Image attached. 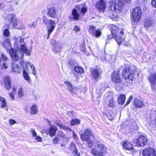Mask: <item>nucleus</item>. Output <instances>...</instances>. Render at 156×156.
Instances as JSON below:
<instances>
[{"label":"nucleus","mask_w":156,"mask_h":156,"mask_svg":"<svg viewBox=\"0 0 156 156\" xmlns=\"http://www.w3.org/2000/svg\"><path fill=\"white\" fill-rule=\"evenodd\" d=\"M2 44L7 51H9L12 60L14 61L23 58L24 53L27 55H30L31 50H29L28 48L26 46L24 39L20 37H18L14 43L15 51L12 48L11 43L8 38L4 39Z\"/></svg>","instance_id":"nucleus-1"},{"label":"nucleus","mask_w":156,"mask_h":156,"mask_svg":"<svg viewBox=\"0 0 156 156\" xmlns=\"http://www.w3.org/2000/svg\"><path fill=\"white\" fill-rule=\"evenodd\" d=\"M122 75L125 80L129 79L133 80V79L138 77L139 73L135 67H131L124 69L122 71Z\"/></svg>","instance_id":"nucleus-2"},{"label":"nucleus","mask_w":156,"mask_h":156,"mask_svg":"<svg viewBox=\"0 0 156 156\" xmlns=\"http://www.w3.org/2000/svg\"><path fill=\"white\" fill-rule=\"evenodd\" d=\"M141 16L142 12L140 8L136 7L133 9L131 17V20L133 23V27H136L137 25V23L140 19Z\"/></svg>","instance_id":"nucleus-3"},{"label":"nucleus","mask_w":156,"mask_h":156,"mask_svg":"<svg viewBox=\"0 0 156 156\" xmlns=\"http://www.w3.org/2000/svg\"><path fill=\"white\" fill-rule=\"evenodd\" d=\"M96 141L97 147L99 151H97L95 148H93L91 151V153L94 156H104V154L106 152V149L104 145L99 141Z\"/></svg>","instance_id":"nucleus-4"},{"label":"nucleus","mask_w":156,"mask_h":156,"mask_svg":"<svg viewBox=\"0 0 156 156\" xmlns=\"http://www.w3.org/2000/svg\"><path fill=\"white\" fill-rule=\"evenodd\" d=\"M130 0H112V2L111 3V8L115 11H122L124 4L123 2H129Z\"/></svg>","instance_id":"nucleus-5"},{"label":"nucleus","mask_w":156,"mask_h":156,"mask_svg":"<svg viewBox=\"0 0 156 156\" xmlns=\"http://www.w3.org/2000/svg\"><path fill=\"white\" fill-rule=\"evenodd\" d=\"M43 23L45 24L46 25L49 24L50 25L47 27L48 36L47 39H48L50 37L51 33L53 31L55 27V21L51 20H49L45 16L43 18Z\"/></svg>","instance_id":"nucleus-6"},{"label":"nucleus","mask_w":156,"mask_h":156,"mask_svg":"<svg viewBox=\"0 0 156 156\" xmlns=\"http://www.w3.org/2000/svg\"><path fill=\"white\" fill-rule=\"evenodd\" d=\"M42 12L50 18H55L58 16L57 10L53 7L44 8Z\"/></svg>","instance_id":"nucleus-7"},{"label":"nucleus","mask_w":156,"mask_h":156,"mask_svg":"<svg viewBox=\"0 0 156 156\" xmlns=\"http://www.w3.org/2000/svg\"><path fill=\"white\" fill-rule=\"evenodd\" d=\"M106 3L104 0H98L95 4V8L99 12H104L106 7Z\"/></svg>","instance_id":"nucleus-8"},{"label":"nucleus","mask_w":156,"mask_h":156,"mask_svg":"<svg viewBox=\"0 0 156 156\" xmlns=\"http://www.w3.org/2000/svg\"><path fill=\"white\" fill-rule=\"evenodd\" d=\"M148 80L151 85L152 90L156 92V72L150 74Z\"/></svg>","instance_id":"nucleus-9"},{"label":"nucleus","mask_w":156,"mask_h":156,"mask_svg":"<svg viewBox=\"0 0 156 156\" xmlns=\"http://www.w3.org/2000/svg\"><path fill=\"white\" fill-rule=\"evenodd\" d=\"M90 136H92L94 139H96L91 130L89 129H87L84 130V133L81 135L80 138L82 140L86 141L90 138Z\"/></svg>","instance_id":"nucleus-10"},{"label":"nucleus","mask_w":156,"mask_h":156,"mask_svg":"<svg viewBox=\"0 0 156 156\" xmlns=\"http://www.w3.org/2000/svg\"><path fill=\"white\" fill-rule=\"evenodd\" d=\"M147 142V138L143 136H140L136 140V144L138 146H143L146 145Z\"/></svg>","instance_id":"nucleus-11"},{"label":"nucleus","mask_w":156,"mask_h":156,"mask_svg":"<svg viewBox=\"0 0 156 156\" xmlns=\"http://www.w3.org/2000/svg\"><path fill=\"white\" fill-rule=\"evenodd\" d=\"M143 156H156V151L152 148H146L143 150Z\"/></svg>","instance_id":"nucleus-12"},{"label":"nucleus","mask_w":156,"mask_h":156,"mask_svg":"<svg viewBox=\"0 0 156 156\" xmlns=\"http://www.w3.org/2000/svg\"><path fill=\"white\" fill-rule=\"evenodd\" d=\"M7 19L8 21L13 27H16L17 25L16 18L15 15L11 13L9 14Z\"/></svg>","instance_id":"nucleus-13"},{"label":"nucleus","mask_w":156,"mask_h":156,"mask_svg":"<svg viewBox=\"0 0 156 156\" xmlns=\"http://www.w3.org/2000/svg\"><path fill=\"white\" fill-rule=\"evenodd\" d=\"M89 31L93 36L98 37H99L101 34V31L99 30H96L95 27L93 25H90L89 27Z\"/></svg>","instance_id":"nucleus-14"},{"label":"nucleus","mask_w":156,"mask_h":156,"mask_svg":"<svg viewBox=\"0 0 156 156\" xmlns=\"http://www.w3.org/2000/svg\"><path fill=\"white\" fill-rule=\"evenodd\" d=\"M64 84L68 87V91L70 92L76 93L77 91V87L73 86L69 81H65L64 82Z\"/></svg>","instance_id":"nucleus-15"},{"label":"nucleus","mask_w":156,"mask_h":156,"mask_svg":"<svg viewBox=\"0 0 156 156\" xmlns=\"http://www.w3.org/2000/svg\"><path fill=\"white\" fill-rule=\"evenodd\" d=\"M123 31H120V35H116V34H115L113 37L114 39L119 44H121L123 41L124 37L123 36Z\"/></svg>","instance_id":"nucleus-16"},{"label":"nucleus","mask_w":156,"mask_h":156,"mask_svg":"<svg viewBox=\"0 0 156 156\" xmlns=\"http://www.w3.org/2000/svg\"><path fill=\"white\" fill-rule=\"evenodd\" d=\"M48 122L49 124L51 125V126L49 128L48 131L47 133V134H49L51 136H54L57 130V127L55 125H52L50 123V122L48 120Z\"/></svg>","instance_id":"nucleus-17"},{"label":"nucleus","mask_w":156,"mask_h":156,"mask_svg":"<svg viewBox=\"0 0 156 156\" xmlns=\"http://www.w3.org/2000/svg\"><path fill=\"white\" fill-rule=\"evenodd\" d=\"M24 64L26 66V69L28 70L29 66H30L32 71V73L34 75H35L36 73V71L35 70L34 66L29 61H26L24 62Z\"/></svg>","instance_id":"nucleus-18"},{"label":"nucleus","mask_w":156,"mask_h":156,"mask_svg":"<svg viewBox=\"0 0 156 156\" xmlns=\"http://www.w3.org/2000/svg\"><path fill=\"white\" fill-rule=\"evenodd\" d=\"M91 73L94 79L95 80L99 78L101 73V72L97 69L92 70Z\"/></svg>","instance_id":"nucleus-19"},{"label":"nucleus","mask_w":156,"mask_h":156,"mask_svg":"<svg viewBox=\"0 0 156 156\" xmlns=\"http://www.w3.org/2000/svg\"><path fill=\"white\" fill-rule=\"evenodd\" d=\"M70 149L72 151L73 154L74 156H79V154L76 149L75 144L72 142L70 144Z\"/></svg>","instance_id":"nucleus-20"},{"label":"nucleus","mask_w":156,"mask_h":156,"mask_svg":"<svg viewBox=\"0 0 156 156\" xmlns=\"http://www.w3.org/2000/svg\"><path fill=\"white\" fill-rule=\"evenodd\" d=\"M4 82L5 83V87L8 90L11 88L10 78L8 76H6L4 79Z\"/></svg>","instance_id":"nucleus-21"},{"label":"nucleus","mask_w":156,"mask_h":156,"mask_svg":"<svg viewBox=\"0 0 156 156\" xmlns=\"http://www.w3.org/2000/svg\"><path fill=\"white\" fill-rule=\"evenodd\" d=\"M112 78V80L114 82L120 83L121 80L119 75L115 72L113 73Z\"/></svg>","instance_id":"nucleus-22"},{"label":"nucleus","mask_w":156,"mask_h":156,"mask_svg":"<svg viewBox=\"0 0 156 156\" xmlns=\"http://www.w3.org/2000/svg\"><path fill=\"white\" fill-rule=\"evenodd\" d=\"M109 27L112 34L113 37L114 36L115 34H118V28L116 26L112 24L109 26Z\"/></svg>","instance_id":"nucleus-23"},{"label":"nucleus","mask_w":156,"mask_h":156,"mask_svg":"<svg viewBox=\"0 0 156 156\" xmlns=\"http://www.w3.org/2000/svg\"><path fill=\"white\" fill-rule=\"evenodd\" d=\"M61 45L60 44H57L53 48V50L55 54L59 53L61 51Z\"/></svg>","instance_id":"nucleus-24"},{"label":"nucleus","mask_w":156,"mask_h":156,"mask_svg":"<svg viewBox=\"0 0 156 156\" xmlns=\"http://www.w3.org/2000/svg\"><path fill=\"white\" fill-rule=\"evenodd\" d=\"M124 148L128 150H131L133 147L130 142L129 141L125 142L123 144Z\"/></svg>","instance_id":"nucleus-25"},{"label":"nucleus","mask_w":156,"mask_h":156,"mask_svg":"<svg viewBox=\"0 0 156 156\" xmlns=\"http://www.w3.org/2000/svg\"><path fill=\"white\" fill-rule=\"evenodd\" d=\"M11 66L12 69V71H14L17 74L20 73V69L17 65L12 62L11 64Z\"/></svg>","instance_id":"nucleus-26"},{"label":"nucleus","mask_w":156,"mask_h":156,"mask_svg":"<svg viewBox=\"0 0 156 156\" xmlns=\"http://www.w3.org/2000/svg\"><path fill=\"white\" fill-rule=\"evenodd\" d=\"M134 102L136 106L138 108H141L144 105V104L140 99L135 98Z\"/></svg>","instance_id":"nucleus-27"},{"label":"nucleus","mask_w":156,"mask_h":156,"mask_svg":"<svg viewBox=\"0 0 156 156\" xmlns=\"http://www.w3.org/2000/svg\"><path fill=\"white\" fill-rule=\"evenodd\" d=\"M23 73L24 79L27 81L28 83H30L31 80L25 69H23Z\"/></svg>","instance_id":"nucleus-28"},{"label":"nucleus","mask_w":156,"mask_h":156,"mask_svg":"<svg viewBox=\"0 0 156 156\" xmlns=\"http://www.w3.org/2000/svg\"><path fill=\"white\" fill-rule=\"evenodd\" d=\"M126 97L124 94H121L119 96L118 99L119 103L120 105H122L125 102Z\"/></svg>","instance_id":"nucleus-29"},{"label":"nucleus","mask_w":156,"mask_h":156,"mask_svg":"<svg viewBox=\"0 0 156 156\" xmlns=\"http://www.w3.org/2000/svg\"><path fill=\"white\" fill-rule=\"evenodd\" d=\"M76 7L79 8V10H80L82 13H85L87 11V8L85 5H76Z\"/></svg>","instance_id":"nucleus-30"},{"label":"nucleus","mask_w":156,"mask_h":156,"mask_svg":"<svg viewBox=\"0 0 156 156\" xmlns=\"http://www.w3.org/2000/svg\"><path fill=\"white\" fill-rule=\"evenodd\" d=\"M72 18H73L74 20H77L79 19V15L76 9H73L72 12Z\"/></svg>","instance_id":"nucleus-31"},{"label":"nucleus","mask_w":156,"mask_h":156,"mask_svg":"<svg viewBox=\"0 0 156 156\" xmlns=\"http://www.w3.org/2000/svg\"><path fill=\"white\" fill-rule=\"evenodd\" d=\"M37 112V106L35 105H33L31 108L30 113L32 114H35Z\"/></svg>","instance_id":"nucleus-32"},{"label":"nucleus","mask_w":156,"mask_h":156,"mask_svg":"<svg viewBox=\"0 0 156 156\" xmlns=\"http://www.w3.org/2000/svg\"><path fill=\"white\" fill-rule=\"evenodd\" d=\"M74 69L75 72L79 74H82L84 73L83 69L81 67L79 66L75 67Z\"/></svg>","instance_id":"nucleus-33"},{"label":"nucleus","mask_w":156,"mask_h":156,"mask_svg":"<svg viewBox=\"0 0 156 156\" xmlns=\"http://www.w3.org/2000/svg\"><path fill=\"white\" fill-rule=\"evenodd\" d=\"M56 125L59 126L61 129H63L66 130H69L70 131H72V129L60 123H56Z\"/></svg>","instance_id":"nucleus-34"},{"label":"nucleus","mask_w":156,"mask_h":156,"mask_svg":"<svg viewBox=\"0 0 156 156\" xmlns=\"http://www.w3.org/2000/svg\"><path fill=\"white\" fill-rule=\"evenodd\" d=\"M0 101L1 102L2 104L1 107L2 108H4V107L6 106V102L4 98L0 96Z\"/></svg>","instance_id":"nucleus-35"},{"label":"nucleus","mask_w":156,"mask_h":156,"mask_svg":"<svg viewBox=\"0 0 156 156\" xmlns=\"http://www.w3.org/2000/svg\"><path fill=\"white\" fill-rule=\"evenodd\" d=\"M152 24V22L150 19H146L144 23L145 26L146 27H148L151 26Z\"/></svg>","instance_id":"nucleus-36"},{"label":"nucleus","mask_w":156,"mask_h":156,"mask_svg":"<svg viewBox=\"0 0 156 156\" xmlns=\"http://www.w3.org/2000/svg\"><path fill=\"white\" fill-rule=\"evenodd\" d=\"M87 144L89 147L90 148H92L93 146L94 141L91 139L90 138L86 140Z\"/></svg>","instance_id":"nucleus-37"},{"label":"nucleus","mask_w":156,"mask_h":156,"mask_svg":"<svg viewBox=\"0 0 156 156\" xmlns=\"http://www.w3.org/2000/svg\"><path fill=\"white\" fill-rule=\"evenodd\" d=\"M24 94V92L22 88L20 87L19 89L18 94L19 97L21 98L23 96Z\"/></svg>","instance_id":"nucleus-38"},{"label":"nucleus","mask_w":156,"mask_h":156,"mask_svg":"<svg viewBox=\"0 0 156 156\" xmlns=\"http://www.w3.org/2000/svg\"><path fill=\"white\" fill-rule=\"evenodd\" d=\"M108 105L111 107H112L114 106V102L113 99H111L109 101Z\"/></svg>","instance_id":"nucleus-39"},{"label":"nucleus","mask_w":156,"mask_h":156,"mask_svg":"<svg viewBox=\"0 0 156 156\" xmlns=\"http://www.w3.org/2000/svg\"><path fill=\"white\" fill-rule=\"evenodd\" d=\"M10 32L9 30L7 29H5L3 32V34L4 36L6 37H8L9 36Z\"/></svg>","instance_id":"nucleus-40"},{"label":"nucleus","mask_w":156,"mask_h":156,"mask_svg":"<svg viewBox=\"0 0 156 156\" xmlns=\"http://www.w3.org/2000/svg\"><path fill=\"white\" fill-rule=\"evenodd\" d=\"M109 11L110 12L108 13V16L112 19H113L115 17V16H114L113 11L111 10H109Z\"/></svg>","instance_id":"nucleus-41"},{"label":"nucleus","mask_w":156,"mask_h":156,"mask_svg":"<svg viewBox=\"0 0 156 156\" xmlns=\"http://www.w3.org/2000/svg\"><path fill=\"white\" fill-rule=\"evenodd\" d=\"M30 132L32 133V135L33 137H35L37 136V133L34 129H31L30 130Z\"/></svg>","instance_id":"nucleus-42"},{"label":"nucleus","mask_w":156,"mask_h":156,"mask_svg":"<svg viewBox=\"0 0 156 156\" xmlns=\"http://www.w3.org/2000/svg\"><path fill=\"white\" fill-rule=\"evenodd\" d=\"M1 56L2 60L3 61H6L8 60L7 56L3 54H2Z\"/></svg>","instance_id":"nucleus-43"},{"label":"nucleus","mask_w":156,"mask_h":156,"mask_svg":"<svg viewBox=\"0 0 156 156\" xmlns=\"http://www.w3.org/2000/svg\"><path fill=\"white\" fill-rule=\"evenodd\" d=\"M133 99V97L132 96V95L130 96V97L129 98L128 100L127 101L126 103V104L125 105H127L129 104L130 103V101Z\"/></svg>","instance_id":"nucleus-44"},{"label":"nucleus","mask_w":156,"mask_h":156,"mask_svg":"<svg viewBox=\"0 0 156 156\" xmlns=\"http://www.w3.org/2000/svg\"><path fill=\"white\" fill-rule=\"evenodd\" d=\"M9 124L11 125H12L16 123V121L12 119H9Z\"/></svg>","instance_id":"nucleus-45"},{"label":"nucleus","mask_w":156,"mask_h":156,"mask_svg":"<svg viewBox=\"0 0 156 156\" xmlns=\"http://www.w3.org/2000/svg\"><path fill=\"white\" fill-rule=\"evenodd\" d=\"M35 139L38 142H41L42 140L41 138L39 136H36Z\"/></svg>","instance_id":"nucleus-46"},{"label":"nucleus","mask_w":156,"mask_h":156,"mask_svg":"<svg viewBox=\"0 0 156 156\" xmlns=\"http://www.w3.org/2000/svg\"><path fill=\"white\" fill-rule=\"evenodd\" d=\"M28 27L30 28H32L33 27L34 28L35 26V22H32L31 23H30L28 25Z\"/></svg>","instance_id":"nucleus-47"},{"label":"nucleus","mask_w":156,"mask_h":156,"mask_svg":"<svg viewBox=\"0 0 156 156\" xmlns=\"http://www.w3.org/2000/svg\"><path fill=\"white\" fill-rule=\"evenodd\" d=\"M58 140L59 139L57 137H55L53 139L52 143L54 144H56Z\"/></svg>","instance_id":"nucleus-48"},{"label":"nucleus","mask_w":156,"mask_h":156,"mask_svg":"<svg viewBox=\"0 0 156 156\" xmlns=\"http://www.w3.org/2000/svg\"><path fill=\"white\" fill-rule=\"evenodd\" d=\"M2 69H6L8 67L7 64L5 62H4L2 66Z\"/></svg>","instance_id":"nucleus-49"},{"label":"nucleus","mask_w":156,"mask_h":156,"mask_svg":"<svg viewBox=\"0 0 156 156\" xmlns=\"http://www.w3.org/2000/svg\"><path fill=\"white\" fill-rule=\"evenodd\" d=\"M51 43L54 46L55 45H56L57 44H59L58 42L55 41L54 40H52L51 41Z\"/></svg>","instance_id":"nucleus-50"},{"label":"nucleus","mask_w":156,"mask_h":156,"mask_svg":"<svg viewBox=\"0 0 156 156\" xmlns=\"http://www.w3.org/2000/svg\"><path fill=\"white\" fill-rule=\"evenodd\" d=\"M151 4L152 6L156 8V0H152Z\"/></svg>","instance_id":"nucleus-51"},{"label":"nucleus","mask_w":156,"mask_h":156,"mask_svg":"<svg viewBox=\"0 0 156 156\" xmlns=\"http://www.w3.org/2000/svg\"><path fill=\"white\" fill-rule=\"evenodd\" d=\"M14 93L12 92V93H9V94L10 96V98L12 99H13L14 98Z\"/></svg>","instance_id":"nucleus-52"},{"label":"nucleus","mask_w":156,"mask_h":156,"mask_svg":"<svg viewBox=\"0 0 156 156\" xmlns=\"http://www.w3.org/2000/svg\"><path fill=\"white\" fill-rule=\"evenodd\" d=\"M74 31H75L76 32H77L78 31H79L80 30V28L77 26H75L74 27V28L73 29Z\"/></svg>","instance_id":"nucleus-53"},{"label":"nucleus","mask_w":156,"mask_h":156,"mask_svg":"<svg viewBox=\"0 0 156 156\" xmlns=\"http://www.w3.org/2000/svg\"><path fill=\"white\" fill-rule=\"evenodd\" d=\"M73 137L75 139H77L78 138V137L76 133L74 132L73 131Z\"/></svg>","instance_id":"nucleus-54"},{"label":"nucleus","mask_w":156,"mask_h":156,"mask_svg":"<svg viewBox=\"0 0 156 156\" xmlns=\"http://www.w3.org/2000/svg\"><path fill=\"white\" fill-rule=\"evenodd\" d=\"M74 119H73L71 121V124L72 125H74L76 124Z\"/></svg>","instance_id":"nucleus-55"},{"label":"nucleus","mask_w":156,"mask_h":156,"mask_svg":"<svg viewBox=\"0 0 156 156\" xmlns=\"http://www.w3.org/2000/svg\"><path fill=\"white\" fill-rule=\"evenodd\" d=\"M17 89V87H13V88H12V92L14 93H15L16 92Z\"/></svg>","instance_id":"nucleus-56"},{"label":"nucleus","mask_w":156,"mask_h":156,"mask_svg":"<svg viewBox=\"0 0 156 156\" xmlns=\"http://www.w3.org/2000/svg\"><path fill=\"white\" fill-rule=\"evenodd\" d=\"M74 120H75V121L76 122V124H79L80 122V120L79 119H74Z\"/></svg>","instance_id":"nucleus-57"},{"label":"nucleus","mask_w":156,"mask_h":156,"mask_svg":"<svg viewBox=\"0 0 156 156\" xmlns=\"http://www.w3.org/2000/svg\"><path fill=\"white\" fill-rule=\"evenodd\" d=\"M5 7V5L3 4L0 3V9L3 8Z\"/></svg>","instance_id":"nucleus-58"},{"label":"nucleus","mask_w":156,"mask_h":156,"mask_svg":"<svg viewBox=\"0 0 156 156\" xmlns=\"http://www.w3.org/2000/svg\"><path fill=\"white\" fill-rule=\"evenodd\" d=\"M59 136H60V137H65V135L63 133H62L61 134H60V132H59Z\"/></svg>","instance_id":"nucleus-59"},{"label":"nucleus","mask_w":156,"mask_h":156,"mask_svg":"<svg viewBox=\"0 0 156 156\" xmlns=\"http://www.w3.org/2000/svg\"><path fill=\"white\" fill-rule=\"evenodd\" d=\"M81 50L83 52H85V49L84 48H83L82 49L81 48Z\"/></svg>","instance_id":"nucleus-60"},{"label":"nucleus","mask_w":156,"mask_h":156,"mask_svg":"<svg viewBox=\"0 0 156 156\" xmlns=\"http://www.w3.org/2000/svg\"><path fill=\"white\" fill-rule=\"evenodd\" d=\"M64 145L63 144H61V147H64Z\"/></svg>","instance_id":"nucleus-61"},{"label":"nucleus","mask_w":156,"mask_h":156,"mask_svg":"<svg viewBox=\"0 0 156 156\" xmlns=\"http://www.w3.org/2000/svg\"><path fill=\"white\" fill-rule=\"evenodd\" d=\"M18 4V2H16V3L15 4H16V5H17Z\"/></svg>","instance_id":"nucleus-62"},{"label":"nucleus","mask_w":156,"mask_h":156,"mask_svg":"<svg viewBox=\"0 0 156 156\" xmlns=\"http://www.w3.org/2000/svg\"><path fill=\"white\" fill-rule=\"evenodd\" d=\"M155 52L156 53V49L155 51Z\"/></svg>","instance_id":"nucleus-63"},{"label":"nucleus","mask_w":156,"mask_h":156,"mask_svg":"<svg viewBox=\"0 0 156 156\" xmlns=\"http://www.w3.org/2000/svg\"><path fill=\"white\" fill-rule=\"evenodd\" d=\"M1 62V59L0 58V63Z\"/></svg>","instance_id":"nucleus-64"}]
</instances>
